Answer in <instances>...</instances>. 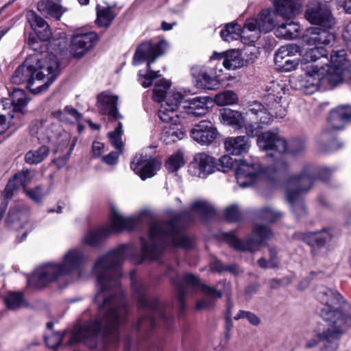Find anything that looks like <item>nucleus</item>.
Listing matches in <instances>:
<instances>
[{
  "label": "nucleus",
  "instance_id": "f257e3e1",
  "mask_svg": "<svg viewBox=\"0 0 351 351\" xmlns=\"http://www.w3.org/2000/svg\"><path fill=\"white\" fill-rule=\"evenodd\" d=\"M132 252L128 245H121L100 256L95 263L93 273L97 276L98 291L95 297L99 313L92 322L73 329L69 343H87L99 332L114 333L124 321L127 310L119 290L122 274L119 267Z\"/></svg>",
  "mask_w": 351,
  "mask_h": 351
},
{
  "label": "nucleus",
  "instance_id": "f03ea898",
  "mask_svg": "<svg viewBox=\"0 0 351 351\" xmlns=\"http://www.w3.org/2000/svg\"><path fill=\"white\" fill-rule=\"evenodd\" d=\"M214 212L215 208L209 202L198 199L191 204L189 210L173 215L171 221L152 223L148 239H141V257L134 262L139 264L145 259L157 260L165 245L189 247L191 241L181 232L182 228L192 219L193 214L206 217Z\"/></svg>",
  "mask_w": 351,
  "mask_h": 351
},
{
  "label": "nucleus",
  "instance_id": "7ed1b4c3",
  "mask_svg": "<svg viewBox=\"0 0 351 351\" xmlns=\"http://www.w3.org/2000/svg\"><path fill=\"white\" fill-rule=\"evenodd\" d=\"M316 298L322 304L320 316L326 324L317 337L327 351H336L341 336L351 328V304L339 292L324 286L316 289Z\"/></svg>",
  "mask_w": 351,
  "mask_h": 351
},
{
  "label": "nucleus",
  "instance_id": "20e7f679",
  "mask_svg": "<svg viewBox=\"0 0 351 351\" xmlns=\"http://www.w3.org/2000/svg\"><path fill=\"white\" fill-rule=\"evenodd\" d=\"M60 73L59 62L52 53L40 52L30 54L13 73L14 84L27 83L34 94L46 90Z\"/></svg>",
  "mask_w": 351,
  "mask_h": 351
},
{
  "label": "nucleus",
  "instance_id": "39448f33",
  "mask_svg": "<svg viewBox=\"0 0 351 351\" xmlns=\"http://www.w3.org/2000/svg\"><path fill=\"white\" fill-rule=\"evenodd\" d=\"M87 258L80 248L69 250L60 263H48L37 267L27 279L29 287L43 288L59 278L81 270Z\"/></svg>",
  "mask_w": 351,
  "mask_h": 351
},
{
  "label": "nucleus",
  "instance_id": "423d86ee",
  "mask_svg": "<svg viewBox=\"0 0 351 351\" xmlns=\"http://www.w3.org/2000/svg\"><path fill=\"white\" fill-rule=\"evenodd\" d=\"M329 174L330 171L327 168L317 170L313 166L308 165L304 166L299 173L291 178L290 183L293 188L287 189V198L297 215L301 216L306 213L304 206L300 202L302 195L312 188L317 180L326 182Z\"/></svg>",
  "mask_w": 351,
  "mask_h": 351
},
{
  "label": "nucleus",
  "instance_id": "0eeeda50",
  "mask_svg": "<svg viewBox=\"0 0 351 351\" xmlns=\"http://www.w3.org/2000/svg\"><path fill=\"white\" fill-rule=\"evenodd\" d=\"M141 223L139 217H125L117 209L112 208L110 225L88 231L83 237L84 245L95 247L112 233L134 230Z\"/></svg>",
  "mask_w": 351,
  "mask_h": 351
},
{
  "label": "nucleus",
  "instance_id": "6e6552de",
  "mask_svg": "<svg viewBox=\"0 0 351 351\" xmlns=\"http://www.w3.org/2000/svg\"><path fill=\"white\" fill-rule=\"evenodd\" d=\"M256 142L261 149L272 152L269 157L275 158L274 167L267 168L264 173L271 179L282 175L288 167L281 156V154L287 149L286 141L276 133L267 131L258 135Z\"/></svg>",
  "mask_w": 351,
  "mask_h": 351
},
{
  "label": "nucleus",
  "instance_id": "1a4fd4ad",
  "mask_svg": "<svg viewBox=\"0 0 351 351\" xmlns=\"http://www.w3.org/2000/svg\"><path fill=\"white\" fill-rule=\"evenodd\" d=\"M303 39L308 46L313 47L306 49L301 63L311 65L320 58L326 57V50L322 45H329L335 40V36L320 27H313L306 29Z\"/></svg>",
  "mask_w": 351,
  "mask_h": 351
},
{
  "label": "nucleus",
  "instance_id": "9d476101",
  "mask_svg": "<svg viewBox=\"0 0 351 351\" xmlns=\"http://www.w3.org/2000/svg\"><path fill=\"white\" fill-rule=\"evenodd\" d=\"M273 234L267 226L256 224L252 230V235L246 240H241L232 232H226L223 238L236 250L255 252L263 244L265 241L271 238Z\"/></svg>",
  "mask_w": 351,
  "mask_h": 351
},
{
  "label": "nucleus",
  "instance_id": "9b49d317",
  "mask_svg": "<svg viewBox=\"0 0 351 351\" xmlns=\"http://www.w3.org/2000/svg\"><path fill=\"white\" fill-rule=\"evenodd\" d=\"M278 13L269 9L263 10L256 19L249 20L243 26V36L245 41L254 43L262 32H271L276 25Z\"/></svg>",
  "mask_w": 351,
  "mask_h": 351
},
{
  "label": "nucleus",
  "instance_id": "f8f14e48",
  "mask_svg": "<svg viewBox=\"0 0 351 351\" xmlns=\"http://www.w3.org/2000/svg\"><path fill=\"white\" fill-rule=\"evenodd\" d=\"M305 16L311 23L326 29L332 28L335 25V19L328 6L317 0H312L308 3Z\"/></svg>",
  "mask_w": 351,
  "mask_h": 351
},
{
  "label": "nucleus",
  "instance_id": "ddd939ff",
  "mask_svg": "<svg viewBox=\"0 0 351 351\" xmlns=\"http://www.w3.org/2000/svg\"><path fill=\"white\" fill-rule=\"evenodd\" d=\"M302 69L304 75L299 80V86L295 88L305 91L307 94H312L317 90L324 81L325 69L318 68L317 65H308L307 63H301Z\"/></svg>",
  "mask_w": 351,
  "mask_h": 351
},
{
  "label": "nucleus",
  "instance_id": "4468645a",
  "mask_svg": "<svg viewBox=\"0 0 351 351\" xmlns=\"http://www.w3.org/2000/svg\"><path fill=\"white\" fill-rule=\"evenodd\" d=\"M300 53V47L295 44H289L280 47L274 57L278 69L282 72L295 70L299 64L298 60L295 57Z\"/></svg>",
  "mask_w": 351,
  "mask_h": 351
},
{
  "label": "nucleus",
  "instance_id": "2eb2a0df",
  "mask_svg": "<svg viewBox=\"0 0 351 351\" xmlns=\"http://www.w3.org/2000/svg\"><path fill=\"white\" fill-rule=\"evenodd\" d=\"M184 95L180 93H171L165 104H162L158 112L160 120L167 124L177 125L180 122V117L178 111V105L180 104Z\"/></svg>",
  "mask_w": 351,
  "mask_h": 351
},
{
  "label": "nucleus",
  "instance_id": "dca6fc26",
  "mask_svg": "<svg viewBox=\"0 0 351 351\" xmlns=\"http://www.w3.org/2000/svg\"><path fill=\"white\" fill-rule=\"evenodd\" d=\"M167 43L161 40L156 44H152L147 41L141 44L136 50L133 58L134 64L136 65L143 61H147V64L154 62L158 57L162 55L167 47Z\"/></svg>",
  "mask_w": 351,
  "mask_h": 351
},
{
  "label": "nucleus",
  "instance_id": "f3484780",
  "mask_svg": "<svg viewBox=\"0 0 351 351\" xmlns=\"http://www.w3.org/2000/svg\"><path fill=\"white\" fill-rule=\"evenodd\" d=\"M130 167L141 180H145L156 175L161 167V162L147 155L137 154L131 162Z\"/></svg>",
  "mask_w": 351,
  "mask_h": 351
},
{
  "label": "nucleus",
  "instance_id": "a211bd4d",
  "mask_svg": "<svg viewBox=\"0 0 351 351\" xmlns=\"http://www.w3.org/2000/svg\"><path fill=\"white\" fill-rule=\"evenodd\" d=\"M216 160L205 152L197 153L190 164L189 171L193 176L205 178L216 171Z\"/></svg>",
  "mask_w": 351,
  "mask_h": 351
},
{
  "label": "nucleus",
  "instance_id": "6ab92c4d",
  "mask_svg": "<svg viewBox=\"0 0 351 351\" xmlns=\"http://www.w3.org/2000/svg\"><path fill=\"white\" fill-rule=\"evenodd\" d=\"M237 162L238 164L235 171V176L237 183L241 187L252 185L263 173L258 163L250 164L241 160Z\"/></svg>",
  "mask_w": 351,
  "mask_h": 351
},
{
  "label": "nucleus",
  "instance_id": "aec40b11",
  "mask_svg": "<svg viewBox=\"0 0 351 351\" xmlns=\"http://www.w3.org/2000/svg\"><path fill=\"white\" fill-rule=\"evenodd\" d=\"M223 71L218 64L215 68H207L205 66H193L191 69L192 75L201 83L205 88L213 90L217 88L220 84L219 75Z\"/></svg>",
  "mask_w": 351,
  "mask_h": 351
},
{
  "label": "nucleus",
  "instance_id": "412c9836",
  "mask_svg": "<svg viewBox=\"0 0 351 351\" xmlns=\"http://www.w3.org/2000/svg\"><path fill=\"white\" fill-rule=\"evenodd\" d=\"M218 135L214 124L208 120H202L191 130V138L202 145H208L212 143Z\"/></svg>",
  "mask_w": 351,
  "mask_h": 351
},
{
  "label": "nucleus",
  "instance_id": "4be33fe9",
  "mask_svg": "<svg viewBox=\"0 0 351 351\" xmlns=\"http://www.w3.org/2000/svg\"><path fill=\"white\" fill-rule=\"evenodd\" d=\"M97 40V35L93 32L75 34L71 40V51L73 56L80 58L95 45Z\"/></svg>",
  "mask_w": 351,
  "mask_h": 351
},
{
  "label": "nucleus",
  "instance_id": "5701e85b",
  "mask_svg": "<svg viewBox=\"0 0 351 351\" xmlns=\"http://www.w3.org/2000/svg\"><path fill=\"white\" fill-rule=\"evenodd\" d=\"M29 211L24 205L11 207L5 219L6 226L12 230L19 231L28 226Z\"/></svg>",
  "mask_w": 351,
  "mask_h": 351
},
{
  "label": "nucleus",
  "instance_id": "b1692460",
  "mask_svg": "<svg viewBox=\"0 0 351 351\" xmlns=\"http://www.w3.org/2000/svg\"><path fill=\"white\" fill-rule=\"evenodd\" d=\"M30 132L41 143H55L60 135L58 127L46 121H34L31 125Z\"/></svg>",
  "mask_w": 351,
  "mask_h": 351
},
{
  "label": "nucleus",
  "instance_id": "393cba45",
  "mask_svg": "<svg viewBox=\"0 0 351 351\" xmlns=\"http://www.w3.org/2000/svg\"><path fill=\"white\" fill-rule=\"evenodd\" d=\"M132 287L135 298L138 302L143 307H148L155 315L160 317L164 320L165 313L162 309L160 303L156 300H149L146 298L145 286L141 282L132 280Z\"/></svg>",
  "mask_w": 351,
  "mask_h": 351
},
{
  "label": "nucleus",
  "instance_id": "a878e982",
  "mask_svg": "<svg viewBox=\"0 0 351 351\" xmlns=\"http://www.w3.org/2000/svg\"><path fill=\"white\" fill-rule=\"evenodd\" d=\"M217 60L219 67L223 66L228 70H235L243 66L244 61L239 51L231 50L223 53H214L211 61Z\"/></svg>",
  "mask_w": 351,
  "mask_h": 351
},
{
  "label": "nucleus",
  "instance_id": "bb28decb",
  "mask_svg": "<svg viewBox=\"0 0 351 351\" xmlns=\"http://www.w3.org/2000/svg\"><path fill=\"white\" fill-rule=\"evenodd\" d=\"M118 97L108 93L104 92L97 96V108L103 114H108L109 117L119 119L122 118L117 108Z\"/></svg>",
  "mask_w": 351,
  "mask_h": 351
},
{
  "label": "nucleus",
  "instance_id": "cd10ccee",
  "mask_svg": "<svg viewBox=\"0 0 351 351\" xmlns=\"http://www.w3.org/2000/svg\"><path fill=\"white\" fill-rule=\"evenodd\" d=\"M37 10L47 19L58 21L66 11L61 3V0H40L37 3Z\"/></svg>",
  "mask_w": 351,
  "mask_h": 351
},
{
  "label": "nucleus",
  "instance_id": "c85d7f7f",
  "mask_svg": "<svg viewBox=\"0 0 351 351\" xmlns=\"http://www.w3.org/2000/svg\"><path fill=\"white\" fill-rule=\"evenodd\" d=\"M16 113L9 99H4L0 101V134L6 130L10 125L19 124L18 119L21 116H16Z\"/></svg>",
  "mask_w": 351,
  "mask_h": 351
},
{
  "label": "nucleus",
  "instance_id": "c756f323",
  "mask_svg": "<svg viewBox=\"0 0 351 351\" xmlns=\"http://www.w3.org/2000/svg\"><path fill=\"white\" fill-rule=\"evenodd\" d=\"M223 144L226 152L235 156L247 153L251 147V141L247 136L228 137Z\"/></svg>",
  "mask_w": 351,
  "mask_h": 351
},
{
  "label": "nucleus",
  "instance_id": "7c9ffc66",
  "mask_svg": "<svg viewBox=\"0 0 351 351\" xmlns=\"http://www.w3.org/2000/svg\"><path fill=\"white\" fill-rule=\"evenodd\" d=\"M26 18L40 40H47L51 37L52 33L49 24L36 12L34 10L27 11Z\"/></svg>",
  "mask_w": 351,
  "mask_h": 351
},
{
  "label": "nucleus",
  "instance_id": "2f4dec72",
  "mask_svg": "<svg viewBox=\"0 0 351 351\" xmlns=\"http://www.w3.org/2000/svg\"><path fill=\"white\" fill-rule=\"evenodd\" d=\"M201 289L206 295L210 298H221L223 294H226L227 307L229 306V310L232 309L233 304L231 302V285L230 282L226 280L220 281L216 287L202 285Z\"/></svg>",
  "mask_w": 351,
  "mask_h": 351
},
{
  "label": "nucleus",
  "instance_id": "473e14b6",
  "mask_svg": "<svg viewBox=\"0 0 351 351\" xmlns=\"http://www.w3.org/2000/svg\"><path fill=\"white\" fill-rule=\"evenodd\" d=\"M351 119V106H340L332 110L328 121L333 130H341Z\"/></svg>",
  "mask_w": 351,
  "mask_h": 351
},
{
  "label": "nucleus",
  "instance_id": "72a5a7b5",
  "mask_svg": "<svg viewBox=\"0 0 351 351\" xmlns=\"http://www.w3.org/2000/svg\"><path fill=\"white\" fill-rule=\"evenodd\" d=\"M276 11L283 19H291L300 8L299 0H276Z\"/></svg>",
  "mask_w": 351,
  "mask_h": 351
},
{
  "label": "nucleus",
  "instance_id": "f704fd0d",
  "mask_svg": "<svg viewBox=\"0 0 351 351\" xmlns=\"http://www.w3.org/2000/svg\"><path fill=\"white\" fill-rule=\"evenodd\" d=\"M207 101L206 97H195L191 99L185 100L183 108L186 109L188 114L201 117L207 112Z\"/></svg>",
  "mask_w": 351,
  "mask_h": 351
},
{
  "label": "nucleus",
  "instance_id": "c9c22d12",
  "mask_svg": "<svg viewBox=\"0 0 351 351\" xmlns=\"http://www.w3.org/2000/svg\"><path fill=\"white\" fill-rule=\"evenodd\" d=\"M324 81H327L332 86H336L346 79L351 80V69L348 68L328 67L325 69Z\"/></svg>",
  "mask_w": 351,
  "mask_h": 351
},
{
  "label": "nucleus",
  "instance_id": "e433bc0d",
  "mask_svg": "<svg viewBox=\"0 0 351 351\" xmlns=\"http://www.w3.org/2000/svg\"><path fill=\"white\" fill-rule=\"evenodd\" d=\"M220 117L221 121L236 129L243 128L244 118L241 112L230 108H223L220 110Z\"/></svg>",
  "mask_w": 351,
  "mask_h": 351
},
{
  "label": "nucleus",
  "instance_id": "4c0bfd02",
  "mask_svg": "<svg viewBox=\"0 0 351 351\" xmlns=\"http://www.w3.org/2000/svg\"><path fill=\"white\" fill-rule=\"evenodd\" d=\"M250 112L252 119L259 123L263 127L268 125L272 121L273 115L261 104L256 102L251 105Z\"/></svg>",
  "mask_w": 351,
  "mask_h": 351
},
{
  "label": "nucleus",
  "instance_id": "58836bf2",
  "mask_svg": "<svg viewBox=\"0 0 351 351\" xmlns=\"http://www.w3.org/2000/svg\"><path fill=\"white\" fill-rule=\"evenodd\" d=\"M332 234L328 230L311 232L306 238L307 243L312 247V253L316 254L315 248L324 246L332 239Z\"/></svg>",
  "mask_w": 351,
  "mask_h": 351
},
{
  "label": "nucleus",
  "instance_id": "ea45409f",
  "mask_svg": "<svg viewBox=\"0 0 351 351\" xmlns=\"http://www.w3.org/2000/svg\"><path fill=\"white\" fill-rule=\"evenodd\" d=\"M317 144L321 152H328L338 147L333 132L331 130H325L319 135Z\"/></svg>",
  "mask_w": 351,
  "mask_h": 351
},
{
  "label": "nucleus",
  "instance_id": "a19ab883",
  "mask_svg": "<svg viewBox=\"0 0 351 351\" xmlns=\"http://www.w3.org/2000/svg\"><path fill=\"white\" fill-rule=\"evenodd\" d=\"M11 97L10 103L12 105L13 110L16 113H24L25 108L30 100L26 93L22 89L14 88Z\"/></svg>",
  "mask_w": 351,
  "mask_h": 351
},
{
  "label": "nucleus",
  "instance_id": "79ce46f5",
  "mask_svg": "<svg viewBox=\"0 0 351 351\" xmlns=\"http://www.w3.org/2000/svg\"><path fill=\"white\" fill-rule=\"evenodd\" d=\"M173 282L177 287L179 291V300L182 301L184 298L185 293L184 286L189 287H196L199 285V278L193 274H186L183 276L182 281L180 282V279H173Z\"/></svg>",
  "mask_w": 351,
  "mask_h": 351
},
{
  "label": "nucleus",
  "instance_id": "37998d69",
  "mask_svg": "<svg viewBox=\"0 0 351 351\" xmlns=\"http://www.w3.org/2000/svg\"><path fill=\"white\" fill-rule=\"evenodd\" d=\"M184 132L177 125H168L164 127L161 134L162 141L167 145L182 139Z\"/></svg>",
  "mask_w": 351,
  "mask_h": 351
},
{
  "label": "nucleus",
  "instance_id": "c03bdc74",
  "mask_svg": "<svg viewBox=\"0 0 351 351\" xmlns=\"http://www.w3.org/2000/svg\"><path fill=\"white\" fill-rule=\"evenodd\" d=\"M243 28L236 23H230L226 25L225 28L220 32L221 38L228 42L238 39L241 36L245 40L243 36Z\"/></svg>",
  "mask_w": 351,
  "mask_h": 351
},
{
  "label": "nucleus",
  "instance_id": "a18cd8bd",
  "mask_svg": "<svg viewBox=\"0 0 351 351\" xmlns=\"http://www.w3.org/2000/svg\"><path fill=\"white\" fill-rule=\"evenodd\" d=\"M49 148L42 145L37 149L27 152L25 156V161L29 165H37L43 162L49 155Z\"/></svg>",
  "mask_w": 351,
  "mask_h": 351
},
{
  "label": "nucleus",
  "instance_id": "49530a36",
  "mask_svg": "<svg viewBox=\"0 0 351 351\" xmlns=\"http://www.w3.org/2000/svg\"><path fill=\"white\" fill-rule=\"evenodd\" d=\"M214 101L217 106H224L237 104L239 97L233 90H226L217 94Z\"/></svg>",
  "mask_w": 351,
  "mask_h": 351
},
{
  "label": "nucleus",
  "instance_id": "de8ad7c7",
  "mask_svg": "<svg viewBox=\"0 0 351 351\" xmlns=\"http://www.w3.org/2000/svg\"><path fill=\"white\" fill-rule=\"evenodd\" d=\"M96 20L97 23L100 26L108 27L114 19V14L110 8L97 7Z\"/></svg>",
  "mask_w": 351,
  "mask_h": 351
},
{
  "label": "nucleus",
  "instance_id": "09e8293b",
  "mask_svg": "<svg viewBox=\"0 0 351 351\" xmlns=\"http://www.w3.org/2000/svg\"><path fill=\"white\" fill-rule=\"evenodd\" d=\"M170 87V83L169 81L162 79L158 81L153 90V99L157 102H161L163 101L166 96L167 91Z\"/></svg>",
  "mask_w": 351,
  "mask_h": 351
},
{
  "label": "nucleus",
  "instance_id": "8fccbe9b",
  "mask_svg": "<svg viewBox=\"0 0 351 351\" xmlns=\"http://www.w3.org/2000/svg\"><path fill=\"white\" fill-rule=\"evenodd\" d=\"M7 307L10 310H16L25 305L21 293H10L5 298Z\"/></svg>",
  "mask_w": 351,
  "mask_h": 351
},
{
  "label": "nucleus",
  "instance_id": "3c124183",
  "mask_svg": "<svg viewBox=\"0 0 351 351\" xmlns=\"http://www.w3.org/2000/svg\"><path fill=\"white\" fill-rule=\"evenodd\" d=\"M35 172L31 170L25 169L14 174L12 178L18 184L19 186L25 188L27 185L30 184L34 178ZM25 189H24L25 190Z\"/></svg>",
  "mask_w": 351,
  "mask_h": 351
},
{
  "label": "nucleus",
  "instance_id": "603ef678",
  "mask_svg": "<svg viewBox=\"0 0 351 351\" xmlns=\"http://www.w3.org/2000/svg\"><path fill=\"white\" fill-rule=\"evenodd\" d=\"M185 163L183 154L180 152H178L171 155L165 164L166 168L170 172L177 171Z\"/></svg>",
  "mask_w": 351,
  "mask_h": 351
},
{
  "label": "nucleus",
  "instance_id": "864d4df0",
  "mask_svg": "<svg viewBox=\"0 0 351 351\" xmlns=\"http://www.w3.org/2000/svg\"><path fill=\"white\" fill-rule=\"evenodd\" d=\"M123 132L122 123L119 122L115 130L108 133L110 143L120 152L122 151L123 148V142L121 141Z\"/></svg>",
  "mask_w": 351,
  "mask_h": 351
},
{
  "label": "nucleus",
  "instance_id": "5fc2aeb1",
  "mask_svg": "<svg viewBox=\"0 0 351 351\" xmlns=\"http://www.w3.org/2000/svg\"><path fill=\"white\" fill-rule=\"evenodd\" d=\"M306 149V141L303 139L293 140L289 147L287 146V152L292 156H296L303 154Z\"/></svg>",
  "mask_w": 351,
  "mask_h": 351
},
{
  "label": "nucleus",
  "instance_id": "6e6d98bb",
  "mask_svg": "<svg viewBox=\"0 0 351 351\" xmlns=\"http://www.w3.org/2000/svg\"><path fill=\"white\" fill-rule=\"evenodd\" d=\"M150 66H149V63H148L147 65L146 74H145V75H142L141 73L139 74L141 84L145 88L149 87L150 86H152V84L153 83V80L160 76V74L159 73H160L159 71L154 72V71L151 70Z\"/></svg>",
  "mask_w": 351,
  "mask_h": 351
},
{
  "label": "nucleus",
  "instance_id": "4d7b16f0",
  "mask_svg": "<svg viewBox=\"0 0 351 351\" xmlns=\"http://www.w3.org/2000/svg\"><path fill=\"white\" fill-rule=\"evenodd\" d=\"M237 161L235 160L237 165ZM234 160L229 155L222 156L216 161V170L222 172H227L233 167Z\"/></svg>",
  "mask_w": 351,
  "mask_h": 351
},
{
  "label": "nucleus",
  "instance_id": "13d9d810",
  "mask_svg": "<svg viewBox=\"0 0 351 351\" xmlns=\"http://www.w3.org/2000/svg\"><path fill=\"white\" fill-rule=\"evenodd\" d=\"M25 194L34 202H40L45 195L42 186H37L34 189H25Z\"/></svg>",
  "mask_w": 351,
  "mask_h": 351
},
{
  "label": "nucleus",
  "instance_id": "bf43d9fd",
  "mask_svg": "<svg viewBox=\"0 0 351 351\" xmlns=\"http://www.w3.org/2000/svg\"><path fill=\"white\" fill-rule=\"evenodd\" d=\"M267 91L268 92V95H273L280 99L282 98V93L285 94L283 86L276 81H272L269 83L267 86Z\"/></svg>",
  "mask_w": 351,
  "mask_h": 351
},
{
  "label": "nucleus",
  "instance_id": "052dcab7",
  "mask_svg": "<svg viewBox=\"0 0 351 351\" xmlns=\"http://www.w3.org/2000/svg\"><path fill=\"white\" fill-rule=\"evenodd\" d=\"M62 339L63 335L61 332H53L45 337V343L49 348L56 349L61 344Z\"/></svg>",
  "mask_w": 351,
  "mask_h": 351
},
{
  "label": "nucleus",
  "instance_id": "680f3d73",
  "mask_svg": "<svg viewBox=\"0 0 351 351\" xmlns=\"http://www.w3.org/2000/svg\"><path fill=\"white\" fill-rule=\"evenodd\" d=\"M246 318L248 322L254 326H258L260 324V319L253 313L245 311H239L234 317L235 320Z\"/></svg>",
  "mask_w": 351,
  "mask_h": 351
},
{
  "label": "nucleus",
  "instance_id": "e2e57ef3",
  "mask_svg": "<svg viewBox=\"0 0 351 351\" xmlns=\"http://www.w3.org/2000/svg\"><path fill=\"white\" fill-rule=\"evenodd\" d=\"M261 216L265 220L274 221L277 219L280 218L282 216V214L280 212L272 208L265 207L261 210Z\"/></svg>",
  "mask_w": 351,
  "mask_h": 351
},
{
  "label": "nucleus",
  "instance_id": "0e129e2a",
  "mask_svg": "<svg viewBox=\"0 0 351 351\" xmlns=\"http://www.w3.org/2000/svg\"><path fill=\"white\" fill-rule=\"evenodd\" d=\"M257 121L253 120V123L244 124L243 126L245 129L247 136L254 137L258 136L260 130L263 128L261 124H258Z\"/></svg>",
  "mask_w": 351,
  "mask_h": 351
},
{
  "label": "nucleus",
  "instance_id": "69168bd1",
  "mask_svg": "<svg viewBox=\"0 0 351 351\" xmlns=\"http://www.w3.org/2000/svg\"><path fill=\"white\" fill-rule=\"evenodd\" d=\"M227 220L230 221H237L241 218V213L237 205L228 206L225 211Z\"/></svg>",
  "mask_w": 351,
  "mask_h": 351
},
{
  "label": "nucleus",
  "instance_id": "338daca9",
  "mask_svg": "<svg viewBox=\"0 0 351 351\" xmlns=\"http://www.w3.org/2000/svg\"><path fill=\"white\" fill-rule=\"evenodd\" d=\"M20 187L18 184L12 178L8 180V182L4 189L3 195L7 199H10L13 197L14 191Z\"/></svg>",
  "mask_w": 351,
  "mask_h": 351
},
{
  "label": "nucleus",
  "instance_id": "774afa93",
  "mask_svg": "<svg viewBox=\"0 0 351 351\" xmlns=\"http://www.w3.org/2000/svg\"><path fill=\"white\" fill-rule=\"evenodd\" d=\"M286 23L289 34V38H291V39L296 38L300 30L299 24L291 21V19H287Z\"/></svg>",
  "mask_w": 351,
  "mask_h": 351
}]
</instances>
